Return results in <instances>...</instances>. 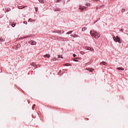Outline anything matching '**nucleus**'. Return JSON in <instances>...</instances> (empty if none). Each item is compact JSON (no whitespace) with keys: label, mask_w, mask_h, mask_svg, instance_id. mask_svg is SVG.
<instances>
[{"label":"nucleus","mask_w":128,"mask_h":128,"mask_svg":"<svg viewBox=\"0 0 128 128\" xmlns=\"http://www.w3.org/2000/svg\"><path fill=\"white\" fill-rule=\"evenodd\" d=\"M85 49L87 50H91L92 52V50H94V48H92L90 47L86 46L85 48Z\"/></svg>","instance_id":"nucleus-5"},{"label":"nucleus","mask_w":128,"mask_h":128,"mask_svg":"<svg viewBox=\"0 0 128 128\" xmlns=\"http://www.w3.org/2000/svg\"><path fill=\"white\" fill-rule=\"evenodd\" d=\"M58 2H60V0H57Z\"/></svg>","instance_id":"nucleus-29"},{"label":"nucleus","mask_w":128,"mask_h":128,"mask_svg":"<svg viewBox=\"0 0 128 128\" xmlns=\"http://www.w3.org/2000/svg\"><path fill=\"white\" fill-rule=\"evenodd\" d=\"M58 58H62V56H60V55H58Z\"/></svg>","instance_id":"nucleus-15"},{"label":"nucleus","mask_w":128,"mask_h":128,"mask_svg":"<svg viewBox=\"0 0 128 128\" xmlns=\"http://www.w3.org/2000/svg\"><path fill=\"white\" fill-rule=\"evenodd\" d=\"M44 58H50V55L49 54H46L44 56Z\"/></svg>","instance_id":"nucleus-6"},{"label":"nucleus","mask_w":128,"mask_h":128,"mask_svg":"<svg viewBox=\"0 0 128 128\" xmlns=\"http://www.w3.org/2000/svg\"><path fill=\"white\" fill-rule=\"evenodd\" d=\"M64 66H72V64H68V63H66V64H64Z\"/></svg>","instance_id":"nucleus-10"},{"label":"nucleus","mask_w":128,"mask_h":128,"mask_svg":"<svg viewBox=\"0 0 128 128\" xmlns=\"http://www.w3.org/2000/svg\"><path fill=\"white\" fill-rule=\"evenodd\" d=\"M40 2L41 4H44V0H38Z\"/></svg>","instance_id":"nucleus-14"},{"label":"nucleus","mask_w":128,"mask_h":128,"mask_svg":"<svg viewBox=\"0 0 128 128\" xmlns=\"http://www.w3.org/2000/svg\"><path fill=\"white\" fill-rule=\"evenodd\" d=\"M116 70H124V68H117Z\"/></svg>","instance_id":"nucleus-11"},{"label":"nucleus","mask_w":128,"mask_h":128,"mask_svg":"<svg viewBox=\"0 0 128 128\" xmlns=\"http://www.w3.org/2000/svg\"><path fill=\"white\" fill-rule=\"evenodd\" d=\"M95 0L96 2H98V0Z\"/></svg>","instance_id":"nucleus-28"},{"label":"nucleus","mask_w":128,"mask_h":128,"mask_svg":"<svg viewBox=\"0 0 128 128\" xmlns=\"http://www.w3.org/2000/svg\"><path fill=\"white\" fill-rule=\"evenodd\" d=\"M35 22L34 20L32 19V18H30L28 20V22Z\"/></svg>","instance_id":"nucleus-12"},{"label":"nucleus","mask_w":128,"mask_h":128,"mask_svg":"<svg viewBox=\"0 0 128 128\" xmlns=\"http://www.w3.org/2000/svg\"><path fill=\"white\" fill-rule=\"evenodd\" d=\"M86 30V27H84L83 28H82V32H85V30Z\"/></svg>","instance_id":"nucleus-13"},{"label":"nucleus","mask_w":128,"mask_h":128,"mask_svg":"<svg viewBox=\"0 0 128 128\" xmlns=\"http://www.w3.org/2000/svg\"><path fill=\"white\" fill-rule=\"evenodd\" d=\"M52 60H53V62H54V60H56V58H54L52 59Z\"/></svg>","instance_id":"nucleus-24"},{"label":"nucleus","mask_w":128,"mask_h":128,"mask_svg":"<svg viewBox=\"0 0 128 128\" xmlns=\"http://www.w3.org/2000/svg\"><path fill=\"white\" fill-rule=\"evenodd\" d=\"M34 108H36V104H34L32 107V110H34Z\"/></svg>","instance_id":"nucleus-19"},{"label":"nucleus","mask_w":128,"mask_h":128,"mask_svg":"<svg viewBox=\"0 0 128 128\" xmlns=\"http://www.w3.org/2000/svg\"><path fill=\"white\" fill-rule=\"evenodd\" d=\"M80 54H84V51L80 52Z\"/></svg>","instance_id":"nucleus-21"},{"label":"nucleus","mask_w":128,"mask_h":128,"mask_svg":"<svg viewBox=\"0 0 128 128\" xmlns=\"http://www.w3.org/2000/svg\"><path fill=\"white\" fill-rule=\"evenodd\" d=\"M74 62H78V60H76V58H74Z\"/></svg>","instance_id":"nucleus-25"},{"label":"nucleus","mask_w":128,"mask_h":128,"mask_svg":"<svg viewBox=\"0 0 128 128\" xmlns=\"http://www.w3.org/2000/svg\"><path fill=\"white\" fill-rule=\"evenodd\" d=\"M30 44H32V46H36V41L32 40L30 42Z\"/></svg>","instance_id":"nucleus-4"},{"label":"nucleus","mask_w":128,"mask_h":128,"mask_svg":"<svg viewBox=\"0 0 128 128\" xmlns=\"http://www.w3.org/2000/svg\"><path fill=\"white\" fill-rule=\"evenodd\" d=\"M35 10L36 12H38V8H36Z\"/></svg>","instance_id":"nucleus-22"},{"label":"nucleus","mask_w":128,"mask_h":128,"mask_svg":"<svg viewBox=\"0 0 128 128\" xmlns=\"http://www.w3.org/2000/svg\"><path fill=\"white\" fill-rule=\"evenodd\" d=\"M85 8H86V6H79V10H85Z\"/></svg>","instance_id":"nucleus-3"},{"label":"nucleus","mask_w":128,"mask_h":128,"mask_svg":"<svg viewBox=\"0 0 128 128\" xmlns=\"http://www.w3.org/2000/svg\"><path fill=\"white\" fill-rule=\"evenodd\" d=\"M86 6H90V4H86Z\"/></svg>","instance_id":"nucleus-23"},{"label":"nucleus","mask_w":128,"mask_h":128,"mask_svg":"<svg viewBox=\"0 0 128 128\" xmlns=\"http://www.w3.org/2000/svg\"><path fill=\"white\" fill-rule=\"evenodd\" d=\"M121 10L122 12H126V10L124 9H122Z\"/></svg>","instance_id":"nucleus-20"},{"label":"nucleus","mask_w":128,"mask_h":128,"mask_svg":"<svg viewBox=\"0 0 128 128\" xmlns=\"http://www.w3.org/2000/svg\"><path fill=\"white\" fill-rule=\"evenodd\" d=\"M26 8V6H18V8L19 10H22V8Z\"/></svg>","instance_id":"nucleus-8"},{"label":"nucleus","mask_w":128,"mask_h":128,"mask_svg":"<svg viewBox=\"0 0 128 128\" xmlns=\"http://www.w3.org/2000/svg\"><path fill=\"white\" fill-rule=\"evenodd\" d=\"M27 22H24V24H26Z\"/></svg>","instance_id":"nucleus-27"},{"label":"nucleus","mask_w":128,"mask_h":128,"mask_svg":"<svg viewBox=\"0 0 128 128\" xmlns=\"http://www.w3.org/2000/svg\"><path fill=\"white\" fill-rule=\"evenodd\" d=\"M90 34V36H92V38H98L100 36V34L94 30H91Z\"/></svg>","instance_id":"nucleus-1"},{"label":"nucleus","mask_w":128,"mask_h":128,"mask_svg":"<svg viewBox=\"0 0 128 128\" xmlns=\"http://www.w3.org/2000/svg\"><path fill=\"white\" fill-rule=\"evenodd\" d=\"M73 38H78V35L75 34L73 36Z\"/></svg>","instance_id":"nucleus-17"},{"label":"nucleus","mask_w":128,"mask_h":128,"mask_svg":"<svg viewBox=\"0 0 128 128\" xmlns=\"http://www.w3.org/2000/svg\"><path fill=\"white\" fill-rule=\"evenodd\" d=\"M12 26L13 27V28H14V26H16V24H12Z\"/></svg>","instance_id":"nucleus-18"},{"label":"nucleus","mask_w":128,"mask_h":128,"mask_svg":"<svg viewBox=\"0 0 128 128\" xmlns=\"http://www.w3.org/2000/svg\"><path fill=\"white\" fill-rule=\"evenodd\" d=\"M86 70H89V72H92V71L94 70V69L92 68H86Z\"/></svg>","instance_id":"nucleus-7"},{"label":"nucleus","mask_w":128,"mask_h":128,"mask_svg":"<svg viewBox=\"0 0 128 128\" xmlns=\"http://www.w3.org/2000/svg\"><path fill=\"white\" fill-rule=\"evenodd\" d=\"M113 40L115 42H118L119 44H121L122 42V40H120V37L118 36H114Z\"/></svg>","instance_id":"nucleus-2"},{"label":"nucleus","mask_w":128,"mask_h":128,"mask_svg":"<svg viewBox=\"0 0 128 128\" xmlns=\"http://www.w3.org/2000/svg\"><path fill=\"white\" fill-rule=\"evenodd\" d=\"M100 64L103 65V66H106V62H100Z\"/></svg>","instance_id":"nucleus-9"},{"label":"nucleus","mask_w":128,"mask_h":128,"mask_svg":"<svg viewBox=\"0 0 128 128\" xmlns=\"http://www.w3.org/2000/svg\"><path fill=\"white\" fill-rule=\"evenodd\" d=\"M72 32V31H70L66 33V34H70Z\"/></svg>","instance_id":"nucleus-16"},{"label":"nucleus","mask_w":128,"mask_h":128,"mask_svg":"<svg viewBox=\"0 0 128 128\" xmlns=\"http://www.w3.org/2000/svg\"><path fill=\"white\" fill-rule=\"evenodd\" d=\"M76 54H73V56H74V58H76Z\"/></svg>","instance_id":"nucleus-26"}]
</instances>
